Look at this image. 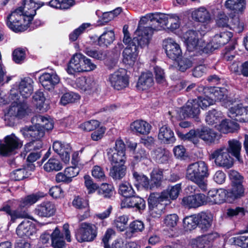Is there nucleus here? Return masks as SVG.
<instances>
[{"mask_svg": "<svg viewBox=\"0 0 248 248\" xmlns=\"http://www.w3.org/2000/svg\"><path fill=\"white\" fill-rule=\"evenodd\" d=\"M158 13H150L141 18L135 31L133 41H137L140 47L148 46L152 39L155 27H157Z\"/></svg>", "mask_w": 248, "mask_h": 248, "instance_id": "nucleus-1", "label": "nucleus"}, {"mask_svg": "<svg viewBox=\"0 0 248 248\" xmlns=\"http://www.w3.org/2000/svg\"><path fill=\"white\" fill-rule=\"evenodd\" d=\"M208 165L202 161L191 163L187 167L186 179L196 184L203 191L207 189V178L209 176Z\"/></svg>", "mask_w": 248, "mask_h": 248, "instance_id": "nucleus-2", "label": "nucleus"}, {"mask_svg": "<svg viewBox=\"0 0 248 248\" xmlns=\"http://www.w3.org/2000/svg\"><path fill=\"white\" fill-rule=\"evenodd\" d=\"M214 103V99L210 94L209 96H199L197 99L188 100L186 105L180 109V117H196L200 114V107L203 109Z\"/></svg>", "mask_w": 248, "mask_h": 248, "instance_id": "nucleus-3", "label": "nucleus"}, {"mask_svg": "<svg viewBox=\"0 0 248 248\" xmlns=\"http://www.w3.org/2000/svg\"><path fill=\"white\" fill-rule=\"evenodd\" d=\"M183 38L186 44L188 51L196 53L201 52L208 53V47L209 46L202 38L199 31L189 30L183 34Z\"/></svg>", "mask_w": 248, "mask_h": 248, "instance_id": "nucleus-4", "label": "nucleus"}, {"mask_svg": "<svg viewBox=\"0 0 248 248\" xmlns=\"http://www.w3.org/2000/svg\"><path fill=\"white\" fill-rule=\"evenodd\" d=\"M20 96L16 93L15 88L11 89L9 95V102H12L11 106L5 113V119L8 117L21 118L27 115L28 107L25 103H21Z\"/></svg>", "mask_w": 248, "mask_h": 248, "instance_id": "nucleus-5", "label": "nucleus"}, {"mask_svg": "<svg viewBox=\"0 0 248 248\" xmlns=\"http://www.w3.org/2000/svg\"><path fill=\"white\" fill-rule=\"evenodd\" d=\"M26 127L21 130L22 135L25 138H31L32 141L26 144L25 149L28 152L32 149H39L42 147L40 140L45 135V130L38 124Z\"/></svg>", "mask_w": 248, "mask_h": 248, "instance_id": "nucleus-6", "label": "nucleus"}, {"mask_svg": "<svg viewBox=\"0 0 248 248\" xmlns=\"http://www.w3.org/2000/svg\"><path fill=\"white\" fill-rule=\"evenodd\" d=\"M18 8L12 12L7 17L8 27L15 32L22 31L30 25L31 21H28V17H25Z\"/></svg>", "mask_w": 248, "mask_h": 248, "instance_id": "nucleus-7", "label": "nucleus"}, {"mask_svg": "<svg viewBox=\"0 0 248 248\" xmlns=\"http://www.w3.org/2000/svg\"><path fill=\"white\" fill-rule=\"evenodd\" d=\"M210 159H214L215 164L226 169L231 168L233 165V159L225 146H222L214 150L209 156Z\"/></svg>", "mask_w": 248, "mask_h": 248, "instance_id": "nucleus-8", "label": "nucleus"}, {"mask_svg": "<svg viewBox=\"0 0 248 248\" xmlns=\"http://www.w3.org/2000/svg\"><path fill=\"white\" fill-rule=\"evenodd\" d=\"M125 144L123 141L121 139L117 140L115 147L107 150V157L111 165L125 163Z\"/></svg>", "mask_w": 248, "mask_h": 248, "instance_id": "nucleus-9", "label": "nucleus"}, {"mask_svg": "<svg viewBox=\"0 0 248 248\" xmlns=\"http://www.w3.org/2000/svg\"><path fill=\"white\" fill-rule=\"evenodd\" d=\"M163 195H159V193H151L148 199L149 212L150 215L154 218H158L162 215L165 209L166 203L162 199Z\"/></svg>", "mask_w": 248, "mask_h": 248, "instance_id": "nucleus-10", "label": "nucleus"}, {"mask_svg": "<svg viewBox=\"0 0 248 248\" xmlns=\"http://www.w3.org/2000/svg\"><path fill=\"white\" fill-rule=\"evenodd\" d=\"M180 25V18L176 15L158 13L157 27H155L154 30L158 31L167 28L174 31L178 29Z\"/></svg>", "mask_w": 248, "mask_h": 248, "instance_id": "nucleus-11", "label": "nucleus"}, {"mask_svg": "<svg viewBox=\"0 0 248 248\" xmlns=\"http://www.w3.org/2000/svg\"><path fill=\"white\" fill-rule=\"evenodd\" d=\"M97 235V228L93 224L83 222L80 224L78 233L76 234L77 240L79 242L92 241Z\"/></svg>", "mask_w": 248, "mask_h": 248, "instance_id": "nucleus-12", "label": "nucleus"}, {"mask_svg": "<svg viewBox=\"0 0 248 248\" xmlns=\"http://www.w3.org/2000/svg\"><path fill=\"white\" fill-rule=\"evenodd\" d=\"M108 81L114 89L120 90L128 86L129 79L126 71L124 69H120L110 74Z\"/></svg>", "mask_w": 248, "mask_h": 248, "instance_id": "nucleus-13", "label": "nucleus"}, {"mask_svg": "<svg viewBox=\"0 0 248 248\" xmlns=\"http://www.w3.org/2000/svg\"><path fill=\"white\" fill-rule=\"evenodd\" d=\"M212 98L214 99V102L218 100L222 102V105L226 108H229L228 115L230 117V109L233 106L239 104L229 99L228 97V90L225 88L213 87L210 89L209 91Z\"/></svg>", "mask_w": 248, "mask_h": 248, "instance_id": "nucleus-14", "label": "nucleus"}, {"mask_svg": "<svg viewBox=\"0 0 248 248\" xmlns=\"http://www.w3.org/2000/svg\"><path fill=\"white\" fill-rule=\"evenodd\" d=\"M5 142V144H0V154L3 155H7L22 146V142L14 134L7 136Z\"/></svg>", "mask_w": 248, "mask_h": 248, "instance_id": "nucleus-15", "label": "nucleus"}, {"mask_svg": "<svg viewBox=\"0 0 248 248\" xmlns=\"http://www.w3.org/2000/svg\"><path fill=\"white\" fill-rule=\"evenodd\" d=\"M16 90V93L19 95L18 93L23 98L30 97L33 91V81L30 77L24 78L19 81L16 83L12 88Z\"/></svg>", "mask_w": 248, "mask_h": 248, "instance_id": "nucleus-16", "label": "nucleus"}, {"mask_svg": "<svg viewBox=\"0 0 248 248\" xmlns=\"http://www.w3.org/2000/svg\"><path fill=\"white\" fill-rule=\"evenodd\" d=\"M163 47L168 57L176 60L182 56V52L180 45L171 38L165 39L163 42Z\"/></svg>", "mask_w": 248, "mask_h": 248, "instance_id": "nucleus-17", "label": "nucleus"}, {"mask_svg": "<svg viewBox=\"0 0 248 248\" xmlns=\"http://www.w3.org/2000/svg\"><path fill=\"white\" fill-rule=\"evenodd\" d=\"M208 202L207 196L202 193H198L183 198L182 204L188 208H197Z\"/></svg>", "mask_w": 248, "mask_h": 248, "instance_id": "nucleus-18", "label": "nucleus"}, {"mask_svg": "<svg viewBox=\"0 0 248 248\" xmlns=\"http://www.w3.org/2000/svg\"><path fill=\"white\" fill-rule=\"evenodd\" d=\"M52 148L65 164L69 163L72 152V148L69 143L56 141L54 142Z\"/></svg>", "mask_w": 248, "mask_h": 248, "instance_id": "nucleus-19", "label": "nucleus"}, {"mask_svg": "<svg viewBox=\"0 0 248 248\" xmlns=\"http://www.w3.org/2000/svg\"><path fill=\"white\" fill-rule=\"evenodd\" d=\"M230 116L232 118L240 116V119L236 120L240 122L248 121V98L242 103L235 105L230 109Z\"/></svg>", "mask_w": 248, "mask_h": 248, "instance_id": "nucleus-20", "label": "nucleus"}, {"mask_svg": "<svg viewBox=\"0 0 248 248\" xmlns=\"http://www.w3.org/2000/svg\"><path fill=\"white\" fill-rule=\"evenodd\" d=\"M42 6L33 0H22L21 5L18 8L25 17H28V21H31L36 15V10Z\"/></svg>", "mask_w": 248, "mask_h": 248, "instance_id": "nucleus-21", "label": "nucleus"}, {"mask_svg": "<svg viewBox=\"0 0 248 248\" xmlns=\"http://www.w3.org/2000/svg\"><path fill=\"white\" fill-rule=\"evenodd\" d=\"M84 55L81 53H76L71 58L67 69V72L70 75L75 73L82 72Z\"/></svg>", "mask_w": 248, "mask_h": 248, "instance_id": "nucleus-22", "label": "nucleus"}, {"mask_svg": "<svg viewBox=\"0 0 248 248\" xmlns=\"http://www.w3.org/2000/svg\"><path fill=\"white\" fill-rule=\"evenodd\" d=\"M232 36V33L230 31L221 32L220 34L215 35L212 41L207 44L209 46L208 53L227 43Z\"/></svg>", "mask_w": 248, "mask_h": 248, "instance_id": "nucleus-23", "label": "nucleus"}, {"mask_svg": "<svg viewBox=\"0 0 248 248\" xmlns=\"http://www.w3.org/2000/svg\"><path fill=\"white\" fill-rule=\"evenodd\" d=\"M60 80V78L55 72L43 73L39 78L42 85L48 90L53 89L59 83Z\"/></svg>", "mask_w": 248, "mask_h": 248, "instance_id": "nucleus-24", "label": "nucleus"}, {"mask_svg": "<svg viewBox=\"0 0 248 248\" xmlns=\"http://www.w3.org/2000/svg\"><path fill=\"white\" fill-rule=\"evenodd\" d=\"M56 211L55 204L51 202L46 201L38 205L34 213L41 217H49L53 216Z\"/></svg>", "mask_w": 248, "mask_h": 248, "instance_id": "nucleus-25", "label": "nucleus"}, {"mask_svg": "<svg viewBox=\"0 0 248 248\" xmlns=\"http://www.w3.org/2000/svg\"><path fill=\"white\" fill-rule=\"evenodd\" d=\"M138 46L136 45L128 46L123 52V61L129 65H133L138 59Z\"/></svg>", "mask_w": 248, "mask_h": 248, "instance_id": "nucleus-26", "label": "nucleus"}, {"mask_svg": "<svg viewBox=\"0 0 248 248\" xmlns=\"http://www.w3.org/2000/svg\"><path fill=\"white\" fill-rule=\"evenodd\" d=\"M208 202L212 204H221L224 202L228 197L227 191L224 189L210 190L207 195Z\"/></svg>", "mask_w": 248, "mask_h": 248, "instance_id": "nucleus-27", "label": "nucleus"}, {"mask_svg": "<svg viewBox=\"0 0 248 248\" xmlns=\"http://www.w3.org/2000/svg\"><path fill=\"white\" fill-rule=\"evenodd\" d=\"M16 232L20 237H30L36 233V228L32 222L24 220L18 226Z\"/></svg>", "mask_w": 248, "mask_h": 248, "instance_id": "nucleus-28", "label": "nucleus"}, {"mask_svg": "<svg viewBox=\"0 0 248 248\" xmlns=\"http://www.w3.org/2000/svg\"><path fill=\"white\" fill-rule=\"evenodd\" d=\"M158 138L161 142L166 144H171L176 140L174 132L168 125H164L160 127Z\"/></svg>", "mask_w": 248, "mask_h": 248, "instance_id": "nucleus-29", "label": "nucleus"}, {"mask_svg": "<svg viewBox=\"0 0 248 248\" xmlns=\"http://www.w3.org/2000/svg\"><path fill=\"white\" fill-rule=\"evenodd\" d=\"M151 129V125L142 120H136L130 124L131 130L136 134L147 135Z\"/></svg>", "mask_w": 248, "mask_h": 248, "instance_id": "nucleus-30", "label": "nucleus"}, {"mask_svg": "<svg viewBox=\"0 0 248 248\" xmlns=\"http://www.w3.org/2000/svg\"><path fill=\"white\" fill-rule=\"evenodd\" d=\"M198 134L200 138L208 144L217 142L220 139L219 135L208 128H203L199 129Z\"/></svg>", "mask_w": 248, "mask_h": 248, "instance_id": "nucleus-31", "label": "nucleus"}, {"mask_svg": "<svg viewBox=\"0 0 248 248\" xmlns=\"http://www.w3.org/2000/svg\"><path fill=\"white\" fill-rule=\"evenodd\" d=\"M75 87L82 91L93 90L95 87L96 83L93 78L81 77L76 79Z\"/></svg>", "mask_w": 248, "mask_h": 248, "instance_id": "nucleus-32", "label": "nucleus"}, {"mask_svg": "<svg viewBox=\"0 0 248 248\" xmlns=\"http://www.w3.org/2000/svg\"><path fill=\"white\" fill-rule=\"evenodd\" d=\"M154 83L152 74L150 72L143 73L139 77L136 87L139 90H146L153 86Z\"/></svg>", "mask_w": 248, "mask_h": 248, "instance_id": "nucleus-33", "label": "nucleus"}, {"mask_svg": "<svg viewBox=\"0 0 248 248\" xmlns=\"http://www.w3.org/2000/svg\"><path fill=\"white\" fill-rule=\"evenodd\" d=\"M31 122L33 124H38L45 131L52 130L54 127L53 120L49 117L35 116L32 118Z\"/></svg>", "mask_w": 248, "mask_h": 248, "instance_id": "nucleus-34", "label": "nucleus"}, {"mask_svg": "<svg viewBox=\"0 0 248 248\" xmlns=\"http://www.w3.org/2000/svg\"><path fill=\"white\" fill-rule=\"evenodd\" d=\"M198 225L203 231H206L212 224L213 216L210 213L201 212L197 215Z\"/></svg>", "mask_w": 248, "mask_h": 248, "instance_id": "nucleus-35", "label": "nucleus"}, {"mask_svg": "<svg viewBox=\"0 0 248 248\" xmlns=\"http://www.w3.org/2000/svg\"><path fill=\"white\" fill-rule=\"evenodd\" d=\"M144 229V225L142 221L135 220L130 223L125 232V235L127 238H131L142 232Z\"/></svg>", "mask_w": 248, "mask_h": 248, "instance_id": "nucleus-36", "label": "nucleus"}, {"mask_svg": "<svg viewBox=\"0 0 248 248\" xmlns=\"http://www.w3.org/2000/svg\"><path fill=\"white\" fill-rule=\"evenodd\" d=\"M0 210L5 212L10 216L11 221L13 222H14L16 219L19 218H29L34 220L32 217H30L25 212H22L17 210H11L10 206L7 204H4Z\"/></svg>", "mask_w": 248, "mask_h": 248, "instance_id": "nucleus-37", "label": "nucleus"}, {"mask_svg": "<svg viewBox=\"0 0 248 248\" xmlns=\"http://www.w3.org/2000/svg\"><path fill=\"white\" fill-rule=\"evenodd\" d=\"M133 176L135 180V186L138 187H143L146 190L152 189L153 184H150V180L145 175L134 172Z\"/></svg>", "mask_w": 248, "mask_h": 248, "instance_id": "nucleus-38", "label": "nucleus"}, {"mask_svg": "<svg viewBox=\"0 0 248 248\" xmlns=\"http://www.w3.org/2000/svg\"><path fill=\"white\" fill-rule=\"evenodd\" d=\"M192 19L201 22H208L211 19L210 14L203 7H201L194 10L191 13Z\"/></svg>", "mask_w": 248, "mask_h": 248, "instance_id": "nucleus-39", "label": "nucleus"}, {"mask_svg": "<svg viewBox=\"0 0 248 248\" xmlns=\"http://www.w3.org/2000/svg\"><path fill=\"white\" fill-rule=\"evenodd\" d=\"M245 0H227L225 2L227 8L235 14L242 13L246 8Z\"/></svg>", "mask_w": 248, "mask_h": 248, "instance_id": "nucleus-40", "label": "nucleus"}, {"mask_svg": "<svg viewBox=\"0 0 248 248\" xmlns=\"http://www.w3.org/2000/svg\"><path fill=\"white\" fill-rule=\"evenodd\" d=\"M51 245L53 248H64L65 243L63 240V234L58 228L56 227L51 235Z\"/></svg>", "mask_w": 248, "mask_h": 248, "instance_id": "nucleus-41", "label": "nucleus"}, {"mask_svg": "<svg viewBox=\"0 0 248 248\" xmlns=\"http://www.w3.org/2000/svg\"><path fill=\"white\" fill-rule=\"evenodd\" d=\"M112 167L110 169V176L114 180H121L125 175L126 167L124 163L119 164L111 165Z\"/></svg>", "mask_w": 248, "mask_h": 248, "instance_id": "nucleus-42", "label": "nucleus"}, {"mask_svg": "<svg viewBox=\"0 0 248 248\" xmlns=\"http://www.w3.org/2000/svg\"><path fill=\"white\" fill-rule=\"evenodd\" d=\"M228 149L229 154L235 157L238 161L240 160V152L241 150V143L236 140H231L228 141Z\"/></svg>", "mask_w": 248, "mask_h": 248, "instance_id": "nucleus-43", "label": "nucleus"}, {"mask_svg": "<svg viewBox=\"0 0 248 248\" xmlns=\"http://www.w3.org/2000/svg\"><path fill=\"white\" fill-rule=\"evenodd\" d=\"M181 189V184H178L173 186H171L170 188H168L167 190L164 191L161 193H159V195H163L164 194V196H165V197H163L162 199L165 202L167 201L169 198L173 200L178 197Z\"/></svg>", "mask_w": 248, "mask_h": 248, "instance_id": "nucleus-44", "label": "nucleus"}, {"mask_svg": "<svg viewBox=\"0 0 248 248\" xmlns=\"http://www.w3.org/2000/svg\"><path fill=\"white\" fill-rule=\"evenodd\" d=\"M33 99L37 108L43 112L47 110L48 105L45 103L46 99L43 92H36L33 96Z\"/></svg>", "mask_w": 248, "mask_h": 248, "instance_id": "nucleus-45", "label": "nucleus"}, {"mask_svg": "<svg viewBox=\"0 0 248 248\" xmlns=\"http://www.w3.org/2000/svg\"><path fill=\"white\" fill-rule=\"evenodd\" d=\"M238 127L237 124L229 120H224L217 125V128L223 133L233 132Z\"/></svg>", "mask_w": 248, "mask_h": 248, "instance_id": "nucleus-46", "label": "nucleus"}, {"mask_svg": "<svg viewBox=\"0 0 248 248\" xmlns=\"http://www.w3.org/2000/svg\"><path fill=\"white\" fill-rule=\"evenodd\" d=\"M45 196L44 193L31 194L21 199L19 206L21 207L29 206L35 203L40 198Z\"/></svg>", "mask_w": 248, "mask_h": 248, "instance_id": "nucleus-47", "label": "nucleus"}, {"mask_svg": "<svg viewBox=\"0 0 248 248\" xmlns=\"http://www.w3.org/2000/svg\"><path fill=\"white\" fill-rule=\"evenodd\" d=\"M114 39V31L112 30H106L99 37L98 43L100 46H108L113 42Z\"/></svg>", "mask_w": 248, "mask_h": 248, "instance_id": "nucleus-48", "label": "nucleus"}, {"mask_svg": "<svg viewBox=\"0 0 248 248\" xmlns=\"http://www.w3.org/2000/svg\"><path fill=\"white\" fill-rule=\"evenodd\" d=\"M222 118V114L221 111L212 109L207 113L205 121L208 124L213 125L219 122Z\"/></svg>", "mask_w": 248, "mask_h": 248, "instance_id": "nucleus-49", "label": "nucleus"}, {"mask_svg": "<svg viewBox=\"0 0 248 248\" xmlns=\"http://www.w3.org/2000/svg\"><path fill=\"white\" fill-rule=\"evenodd\" d=\"M134 157L137 161H142L145 164L150 162L149 153L142 148L140 144L137 150L135 151Z\"/></svg>", "mask_w": 248, "mask_h": 248, "instance_id": "nucleus-50", "label": "nucleus"}, {"mask_svg": "<svg viewBox=\"0 0 248 248\" xmlns=\"http://www.w3.org/2000/svg\"><path fill=\"white\" fill-rule=\"evenodd\" d=\"M73 0H51L49 5L56 9H67L74 5Z\"/></svg>", "mask_w": 248, "mask_h": 248, "instance_id": "nucleus-51", "label": "nucleus"}, {"mask_svg": "<svg viewBox=\"0 0 248 248\" xmlns=\"http://www.w3.org/2000/svg\"><path fill=\"white\" fill-rule=\"evenodd\" d=\"M62 167V164L58 159L53 158H50L44 166V169L47 171H59Z\"/></svg>", "mask_w": 248, "mask_h": 248, "instance_id": "nucleus-52", "label": "nucleus"}, {"mask_svg": "<svg viewBox=\"0 0 248 248\" xmlns=\"http://www.w3.org/2000/svg\"><path fill=\"white\" fill-rule=\"evenodd\" d=\"M80 99V96L78 93L74 92H68L62 95L60 100V103L65 106L69 103H75Z\"/></svg>", "mask_w": 248, "mask_h": 248, "instance_id": "nucleus-53", "label": "nucleus"}, {"mask_svg": "<svg viewBox=\"0 0 248 248\" xmlns=\"http://www.w3.org/2000/svg\"><path fill=\"white\" fill-rule=\"evenodd\" d=\"M163 179V171L162 170L154 169L151 173V180L154 187H158L161 185Z\"/></svg>", "mask_w": 248, "mask_h": 248, "instance_id": "nucleus-54", "label": "nucleus"}, {"mask_svg": "<svg viewBox=\"0 0 248 248\" xmlns=\"http://www.w3.org/2000/svg\"><path fill=\"white\" fill-rule=\"evenodd\" d=\"M244 189L242 184L232 185V188L227 191L228 197L232 200L239 198L243 196Z\"/></svg>", "mask_w": 248, "mask_h": 248, "instance_id": "nucleus-55", "label": "nucleus"}, {"mask_svg": "<svg viewBox=\"0 0 248 248\" xmlns=\"http://www.w3.org/2000/svg\"><path fill=\"white\" fill-rule=\"evenodd\" d=\"M184 228L187 231L195 229L198 225L197 215L186 217L183 220Z\"/></svg>", "mask_w": 248, "mask_h": 248, "instance_id": "nucleus-56", "label": "nucleus"}, {"mask_svg": "<svg viewBox=\"0 0 248 248\" xmlns=\"http://www.w3.org/2000/svg\"><path fill=\"white\" fill-rule=\"evenodd\" d=\"M128 218L126 216L117 217L114 221L113 225L118 231L124 232L126 228Z\"/></svg>", "mask_w": 248, "mask_h": 248, "instance_id": "nucleus-57", "label": "nucleus"}, {"mask_svg": "<svg viewBox=\"0 0 248 248\" xmlns=\"http://www.w3.org/2000/svg\"><path fill=\"white\" fill-rule=\"evenodd\" d=\"M178 220V216L175 214H172L165 217L163 223L167 227L172 229L176 226Z\"/></svg>", "mask_w": 248, "mask_h": 248, "instance_id": "nucleus-58", "label": "nucleus"}, {"mask_svg": "<svg viewBox=\"0 0 248 248\" xmlns=\"http://www.w3.org/2000/svg\"><path fill=\"white\" fill-rule=\"evenodd\" d=\"M119 191L125 198L132 196L134 193L131 185L127 182L123 183L120 185Z\"/></svg>", "mask_w": 248, "mask_h": 248, "instance_id": "nucleus-59", "label": "nucleus"}, {"mask_svg": "<svg viewBox=\"0 0 248 248\" xmlns=\"http://www.w3.org/2000/svg\"><path fill=\"white\" fill-rule=\"evenodd\" d=\"M89 23H83L78 28L75 29L73 32L69 34V39L71 41H75L78 36L83 33L86 29L90 26Z\"/></svg>", "mask_w": 248, "mask_h": 248, "instance_id": "nucleus-60", "label": "nucleus"}, {"mask_svg": "<svg viewBox=\"0 0 248 248\" xmlns=\"http://www.w3.org/2000/svg\"><path fill=\"white\" fill-rule=\"evenodd\" d=\"M84 179V184L89 194L93 193L98 189V185L93 181L89 175H85Z\"/></svg>", "mask_w": 248, "mask_h": 248, "instance_id": "nucleus-61", "label": "nucleus"}, {"mask_svg": "<svg viewBox=\"0 0 248 248\" xmlns=\"http://www.w3.org/2000/svg\"><path fill=\"white\" fill-rule=\"evenodd\" d=\"M248 239L247 236H237L231 238L229 241L232 244L245 248Z\"/></svg>", "mask_w": 248, "mask_h": 248, "instance_id": "nucleus-62", "label": "nucleus"}, {"mask_svg": "<svg viewBox=\"0 0 248 248\" xmlns=\"http://www.w3.org/2000/svg\"><path fill=\"white\" fill-rule=\"evenodd\" d=\"M100 123L97 120H92L84 122L80 125V128L84 131H90L99 126Z\"/></svg>", "mask_w": 248, "mask_h": 248, "instance_id": "nucleus-63", "label": "nucleus"}, {"mask_svg": "<svg viewBox=\"0 0 248 248\" xmlns=\"http://www.w3.org/2000/svg\"><path fill=\"white\" fill-rule=\"evenodd\" d=\"M99 193L105 198H109L113 194V187L110 185L103 184L99 189Z\"/></svg>", "mask_w": 248, "mask_h": 248, "instance_id": "nucleus-64", "label": "nucleus"}]
</instances>
